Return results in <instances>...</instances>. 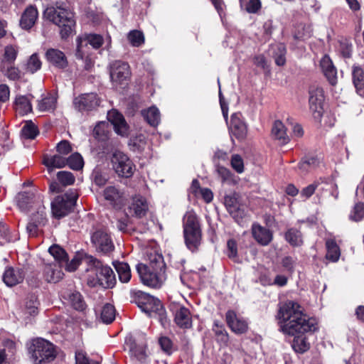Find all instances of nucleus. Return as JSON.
<instances>
[{
    "instance_id": "nucleus-62",
    "label": "nucleus",
    "mask_w": 364,
    "mask_h": 364,
    "mask_svg": "<svg viewBox=\"0 0 364 364\" xmlns=\"http://www.w3.org/2000/svg\"><path fill=\"white\" fill-rule=\"evenodd\" d=\"M320 190L328 192L335 199L338 198V186L334 183H321Z\"/></svg>"
},
{
    "instance_id": "nucleus-33",
    "label": "nucleus",
    "mask_w": 364,
    "mask_h": 364,
    "mask_svg": "<svg viewBox=\"0 0 364 364\" xmlns=\"http://www.w3.org/2000/svg\"><path fill=\"white\" fill-rule=\"evenodd\" d=\"M272 134L275 139L280 141L282 144H286L289 141L286 132L285 126L279 120L274 122L272 128Z\"/></svg>"
},
{
    "instance_id": "nucleus-59",
    "label": "nucleus",
    "mask_w": 364,
    "mask_h": 364,
    "mask_svg": "<svg viewBox=\"0 0 364 364\" xmlns=\"http://www.w3.org/2000/svg\"><path fill=\"white\" fill-rule=\"evenodd\" d=\"M231 166L238 173L244 171V163L242 157L238 154H234L231 159Z\"/></svg>"
},
{
    "instance_id": "nucleus-30",
    "label": "nucleus",
    "mask_w": 364,
    "mask_h": 364,
    "mask_svg": "<svg viewBox=\"0 0 364 364\" xmlns=\"http://www.w3.org/2000/svg\"><path fill=\"white\" fill-rule=\"evenodd\" d=\"M144 266L151 271L165 273L166 264L161 255L151 253L149 255L148 264H144Z\"/></svg>"
},
{
    "instance_id": "nucleus-58",
    "label": "nucleus",
    "mask_w": 364,
    "mask_h": 364,
    "mask_svg": "<svg viewBox=\"0 0 364 364\" xmlns=\"http://www.w3.org/2000/svg\"><path fill=\"white\" fill-rule=\"evenodd\" d=\"M159 343L161 350L168 355H171L173 353V342L167 336H161L159 339Z\"/></svg>"
},
{
    "instance_id": "nucleus-63",
    "label": "nucleus",
    "mask_w": 364,
    "mask_h": 364,
    "mask_svg": "<svg viewBox=\"0 0 364 364\" xmlns=\"http://www.w3.org/2000/svg\"><path fill=\"white\" fill-rule=\"evenodd\" d=\"M320 187H321V183L317 182L313 183L302 189L301 196L306 198H309L314 193L316 188H320Z\"/></svg>"
},
{
    "instance_id": "nucleus-60",
    "label": "nucleus",
    "mask_w": 364,
    "mask_h": 364,
    "mask_svg": "<svg viewBox=\"0 0 364 364\" xmlns=\"http://www.w3.org/2000/svg\"><path fill=\"white\" fill-rule=\"evenodd\" d=\"M56 149L60 155H68L73 151L71 144L67 140L60 141L56 146Z\"/></svg>"
},
{
    "instance_id": "nucleus-41",
    "label": "nucleus",
    "mask_w": 364,
    "mask_h": 364,
    "mask_svg": "<svg viewBox=\"0 0 364 364\" xmlns=\"http://www.w3.org/2000/svg\"><path fill=\"white\" fill-rule=\"evenodd\" d=\"M0 71L10 80H17L21 78V71L13 64L0 65Z\"/></svg>"
},
{
    "instance_id": "nucleus-48",
    "label": "nucleus",
    "mask_w": 364,
    "mask_h": 364,
    "mask_svg": "<svg viewBox=\"0 0 364 364\" xmlns=\"http://www.w3.org/2000/svg\"><path fill=\"white\" fill-rule=\"evenodd\" d=\"M18 48L14 46H7L4 50V60L0 65L14 64L18 54Z\"/></svg>"
},
{
    "instance_id": "nucleus-5",
    "label": "nucleus",
    "mask_w": 364,
    "mask_h": 364,
    "mask_svg": "<svg viewBox=\"0 0 364 364\" xmlns=\"http://www.w3.org/2000/svg\"><path fill=\"white\" fill-rule=\"evenodd\" d=\"M135 295V302L141 311L150 317L157 318L164 326L167 321L166 312L160 300L141 291H137Z\"/></svg>"
},
{
    "instance_id": "nucleus-17",
    "label": "nucleus",
    "mask_w": 364,
    "mask_h": 364,
    "mask_svg": "<svg viewBox=\"0 0 364 364\" xmlns=\"http://www.w3.org/2000/svg\"><path fill=\"white\" fill-rule=\"evenodd\" d=\"M229 130L230 134L239 140L245 138L247 128L241 113L236 112L231 115Z\"/></svg>"
},
{
    "instance_id": "nucleus-10",
    "label": "nucleus",
    "mask_w": 364,
    "mask_h": 364,
    "mask_svg": "<svg viewBox=\"0 0 364 364\" xmlns=\"http://www.w3.org/2000/svg\"><path fill=\"white\" fill-rule=\"evenodd\" d=\"M136 270L142 283L153 288H159L165 279V273L151 271L143 264H138Z\"/></svg>"
},
{
    "instance_id": "nucleus-49",
    "label": "nucleus",
    "mask_w": 364,
    "mask_h": 364,
    "mask_svg": "<svg viewBox=\"0 0 364 364\" xmlns=\"http://www.w3.org/2000/svg\"><path fill=\"white\" fill-rule=\"evenodd\" d=\"M21 134L26 139H33L38 135V130L31 121H27L21 129Z\"/></svg>"
},
{
    "instance_id": "nucleus-24",
    "label": "nucleus",
    "mask_w": 364,
    "mask_h": 364,
    "mask_svg": "<svg viewBox=\"0 0 364 364\" xmlns=\"http://www.w3.org/2000/svg\"><path fill=\"white\" fill-rule=\"evenodd\" d=\"M24 277L21 269L8 267L3 274V281L8 287H14L22 282Z\"/></svg>"
},
{
    "instance_id": "nucleus-12",
    "label": "nucleus",
    "mask_w": 364,
    "mask_h": 364,
    "mask_svg": "<svg viewBox=\"0 0 364 364\" xmlns=\"http://www.w3.org/2000/svg\"><path fill=\"white\" fill-rule=\"evenodd\" d=\"M111 80L116 85L127 81L131 75L129 65L122 60H114L109 65Z\"/></svg>"
},
{
    "instance_id": "nucleus-50",
    "label": "nucleus",
    "mask_w": 364,
    "mask_h": 364,
    "mask_svg": "<svg viewBox=\"0 0 364 364\" xmlns=\"http://www.w3.org/2000/svg\"><path fill=\"white\" fill-rule=\"evenodd\" d=\"M67 165L73 170H80L84 165L83 159L79 153H74L67 158Z\"/></svg>"
},
{
    "instance_id": "nucleus-4",
    "label": "nucleus",
    "mask_w": 364,
    "mask_h": 364,
    "mask_svg": "<svg viewBox=\"0 0 364 364\" xmlns=\"http://www.w3.org/2000/svg\"><path fill=\"white\" fill-rule=\"evenodd\" d=\"M185 244L188 250L195 252L198 250L202 240V232L198 218L193 211H188L183 218Z\"/></svg>"
},
{
    "instance_id": "nucleus-15",
    "label": "nucleus",
    "mask_w": 364,
    "mask_h": 364,
    "mask_svg": "<svg viewBox=\"0 0 364 364\" xmlns=\"http://www.w3.org/2000/svg\"><path fill=\"white\" fill-rule=\"evenodd\" d=\"M103 196L105 199L116 209L122 208L127 203V194L115 186L106 187L103 191Z\"/></svg>"
},
{
    "instance_id": "nucleus-54",
    "label": "nucleus",
    "mask_w": 364,
    "mask_h": 364,
    "mask_svg": "<svg viewBox=\"0 0 364 364\" xmlns=\"http://www.w3.org/2000/svg\"><path fill=\"white\" fill-rule=\"evenodd\" d=\"M57 178L59 182L64 186L74 183L75 177L72 173L65 171L58 172Z\"/></svg>"
},
{
    "instance_id": "nucleus-46",
    "label": "nucleus",
    "mask_w": 364,
    "mask_h": 364,
    "mask_svg": "<svg viewBox=\"0 0 364 364\" xmlns=\"http://www.w3.org/2000/svg\"><path fill=\"white\" fill-rule=\"evenodd\" d=\"M101 320L105 323H111L115 318V309L110 304H106L101 311Z\"/></svg>"
},
{
    "instance_id": "nucleus-52",
    "label": "nucleus",
    "mask_w": 364,
    "mask_h": 364,
    "mask_svg": "<svg viewBox=\"0 0 364 364\" xmlns=\"http://www.w3.org/2000/svg\"><path fill=\"white\" fill-rule=\"evenodd\" d=\"M41 61L36 53L31 55L26 64V71L33 74L41 68Z\"/></svg>"
},
{
    "instance_id": "nucleus-35",
    "label": "nucleus",
    "mask_w": 364,
    "mask_h": 364,
    "mask_svg": "<svg viewBox=\"0 0 364 364\" xmlns=\"http://www.w3.org/2000/svg\"><path fill=\"white\" fill-rule=\"evenodd\" d=\"M16 110L21 115H25L32 111L31 99L27 96L20 95L16 98Z\"/></svg>"
},
{
    "instance_id": "nucleus-27",
    "label": "nucleus",
    "mask_w": 364,
    "mask_h": 364,
    "mask_svg": "<svg viewBox=\"0 0 364 364\" xmlns=\"http://www.w3.org/2000/svg\"><path fill=\"white\" fill-rule=\"evenodd\" d=\"M62 266L57 264H48L45 265L43 269V277L47 282L56 283L58 282L63 276V272L60 270Z\"/></svg>"
},
{
    "instance_id": "nucleus-2",
    "label": "nucleus",
    "mask_w": 364,
    "mask_h": 364,
    "mask_svg": "<svg viewBox=\"0 0 364 364\" xmlns=\"http://www.w3.org/2000/svg\"><path fill=\"white\" fill-rule=\"evenodd\" d=\"M82 262L87 264V271L93 273L89 274L87 284L95 287L101 286L105 289L114 287L116 277L112 269L108 265H104L101 261L91 255H85Z\"/></svg>"
},
{
    "instance_id": "nucleus-23",
    "label": "nucleus",
    "mask_w": 364,
    "mask_h": 364,
    "mask_svg": "<svg viewBox=\"0 0 364 364\" xmlns=\"http://www.w3.org/2000/svg\"><path fill=\"white\" fill-rule=\"evenodd\" d=\"M107 118L113 124L115 132L122 136H124L127 133V125L126 121L122 114L117 110H112L108 112Z\"/></svg>"
},
{
    "instance_id": "nucleus-19",
    "label": "nucleus",
    "mask_w": 364,
    "mask_h": 364,
    "mask_svg": "<svg viewBox=\"0 0 364 364\" xmlns=\"http://www.w3.org/2000/svg\"><path fill=\"white\" fill-rule=\"evenodd\" d=\"M225 205L232 215V217L237 222L245 216L244 209L239 205L238 195L236 193H232L227 195L224 198Z\"/></svg>"
},
{
    "instance_id": "nucleus-21",
    "label": "nucleus",
    "mask_w": 364,
    "mask_h": 364,
    "mask_svg": "<svg viewBox=\"0 0 364 364\" xmlns=\"http://www.w3.org/2000/svg\"><path fill=\"white\" fill-rule=\"evenodd\" d=\"M47 60L53 66L59 68H65L68 62L63 52L55 48H50L46 53Z\"/></svg>"
},
{
    "instance_id": "nucleus-11",
    "label": "nucleus",
    "mask_w": 364,
    "mask_h": 364,
    "mask_svg": "<svg viewBox=\"0 0 364 364\" xmlns=\"http://www.w3.org/2000/svg\"><path fill=\"white\" fill-rule=\"evenodd\" d=\"M104 43L102 36L96 33L85 34L77 38V49L75 56L79 60L84 57V49L90 44L93 48L98 49Z\"/></svg>"
},
{
    "instance_id": "nucleus-9",
    "label": "nucleus",
    "mask_w": 364,
    "mask_h": 364,
    "mask_svg": "<svg viewBox=\"0 0 364 364\" xmlns=\"http://www.w3.org/2000/svg\"><path fill=\"white\" fill-rule=\"evenodd\" d=\"M91 242L97 252L104 255H107L114 250L109 234L103 229L96 230L91 234Z\"/></svg>"
},
{
    "instance_id": "nucleus-32",
    "label": "nucleus",
    "mask_w": 364,
    "mask_h": 364,
    "mask_svg": "<svg viewBox=\"0 0 364 364\" xmlns=\"http://www.w3.org/2000/svg\"><path fill=\"white\" fill-rule=\"evenodd\" d=\"M353 82L357 92L362 97H364V72L360 67H353Z\"/></svg>"
},
{
    "instance_id": "nucleus-61",
    "label": "nucleus",
    "mask_w": 364,
    "mask_h": 364,
    "mask_svg": "<svg viewBox=\"0 0 364 364\" xmlns=\"http://www.w3.org/2000/svg\"><path fill=\"white\" fill-rule=\"evenodd\" d=\"M81 262L80 259L75 256L74 257L70 262H68V258L63 262V265L62 267H65V270L68 272H74L77 269V267L80 265Z\"/></svg>"
},
{
    "instance_id": "nucleus-47",
    "label": "nucleus",
    "mask_w": 364,
    "mask_h": 364,
    "mask_svg": "<svg viewBox=\"0 0 364 364\" xmlns=\"http://www.w3.org/2000/svg\"><path fill=\"white\" fill-rule=\"evenodd\" d=\"M56 99L51 95H48L41 100L38 101V109L41 112L53 111L55 107Z\"/></svg>"
},
{
    "instance_id": "nucleus-43",
    "label": "nucleus",
    "mask_w": 364,
    "mask_h": 364,
    "mask_svg": "<svg viewBox=\"0 0 364 364\" xmlns=\"http://www.w3.org/2000/svg\"><path fill=\"white\" fill-rule=\"evenodd\" d=\"M287 49L283 43H278L274 46L273 56L275 63L279 66H282L286 63Z\"/></svg>"
},
{
    "instance_id": "nucleus-53",
    "label": "nucleus",
    "mask_w": 364,
    "mask_h": 364,
    "mask_svg": "<svg viewBox=\"0 0 364 364\" xmlns=\"http://www.w3.org/2000/svg\"><path fill=\"white\" fill-rule=\"evenodd\" d=\"M127 38L131 45L134 47H139L144 43L143 33L137 30L131 31L128 33Z\"/></svg>"
},
{
    "instance_id": "nucleus-40",
    "label": "nucleus",
    "mask_w": 364,
    "mask_h": 364,
    "mask_svg": "<svg viewBox=\"0 0 364 364\" xmlns=\"http://www.w3.org/2000/svg\"><path fill=\"white\" fill-rule=\"evenodd\" d=\"M49 253L54 257L58 265L63 266V262L68 259V254L58 245H53L48 249Z\"/></svg>"
},
{
    "instance_id": "nucleus-7",
    "label": "nucleus",
    "mask_w": 364,
    "mask_h": 364,
    "mask_svg": "<svg viewBox=\"0 0 364 364\" xmlns=\"http://www.w3.org/2000/svg\"><path fill=\"white\" fill-rule=\"evenodd\" d=\"M77 198V194L73 191L57 196L51 203L53 217L60 219L68 215L73 210Z\"/></svg>"
},
{
    "instance_id": "nucleus-39",
    "label": "nucleus",
    "mask_w": 364,
    "mask_h": 364,
    "mask_svg": "<svg viewBox=\"0 0 364 364\" xmlns=\"http://www.w3.org/2000/svg\"><path fill=\"white\" fill-rule=\"evenodd\" d=\"M115 269L118 274L119 279L122 283H127L132 277L129 264L125 262H117L114 264Z\"/></svg>"
},
{
    "instance_id": "nucleus-34",
    "label": "nucleus",
    "mask_w": 364,
    "mask_h": 364,
    "mask_svg": "<svg viewBox=\"0 0 364 364\" xmlns=\"http://www.w3.org/2000/svg\"><path fill=\"white\" fill-rule=\"evenodd\" d=\"M286 241L293 247H299L303 244V236L300 230L291 228L284 234Z\"/></svg>"
},
{
    "instance_id": "nucleus-1",
    "label": "nucleus",
    "mask_w": 364,
    "mask_h": 364,
    "mask_svg": "<svg viewBox=\"0 0 364 364\" xmlns=\"http://www.w3.org/2000/svg\"><path fill=\"white\" fill-rule=\"evenodd\" d=\"M280 330L285 334L296 336L314 332L315 319L303 313L302 307L296 301H288L279 309Z\"/></svg>"
},
{
    "instance_id": "nucleus-26",
    "label": "nucleus",
    "mask_w": 364,
    "mask_h": 364,
    "mask_svg": "<svg viewBox=\"0 0 364 364\" xmlns=\"http://www.w3.org/2000/svg\"><path fill=\"white\" fill-rule=\"evenodd\" d=\"M38 12L35 6H28L21 15L20 26L22 28L28 30L33 27L38 18Z\"/></svg>"
},
{
    "instance_id": "nucleus-3",
    "label": "nucleus",
    "mask_w": 364,
    "mask_h": 364,
    "mask_svg": "<svg viewBox=\"0 0 364 364\" xmlns=\"http://www.w3.org/2000/svg\"><path fill=\"white\" fill-rule=\"evenodd\" d=\"M43 15L47 20L60 28L62 38H67L73 33L75 21L73 14L70 11L59 6H49L44 11Z\"/></svg>"
},
{
    "instance_id": "nucleus-16",
    "label": "nucleus",
    "mask_w": 364,
    "mask_h": 364,
    "mask_svg": "<svg viewBox=\"0 0 364 364\" xmlns=\"http://www.w3.org/2000/svg\"><path fill=\"white\" fill-rule=\"evenodd\" d=\"M225 321L228 327L236 334H243L248 331V322L238 316L233 310H228L225 314Z\"/></svg>"
},
{
    "instance_id": "nucleus-25",
    "label": "nucleus",
    "mask_w": 364,
    "mask_h": 364,
    "mask_svg": "<svg viewBox=\"0 0 364 364\" xmlns=\"http://www.w3.org/2000/svg\"><path fill=\"white\" fill-rule=\"evenodd\" d=\"M320 66L330 84L332 85H336L337 82V70L328 55H325L321 58Z\"/></svg>"
},
{
    "instance_id": "nucleus-20",
    "label": "nucleus",
    "mask_w": 364,
    "mask_h": 364,
    "mask_svg": "<svg viewBox=\"0 0 364 364\" xmlns=\"http://www.w3.org/2000/svg\"><path fill=\"white\" fill-rule=\"evenodd\" d=\"M252 234L254 239L262 246L268 245L273 239L272 231L257 223L252 225Z\"/></svg>"
},
{
    "instance_id": "nucleus-18",
    "label": "nucleus",
    "mask_w": 364,
    "mask_h": 364,
    "mask_svg": "<svg viewBox=\"0 0 364 364\" xmlns=\"http://www.w3.org/2000/svg\"><path fill=\"white\" fill-rule=\"evenodd\" d=\"M127 210L132 216L141 218L146 215L149 210V204L144 197L136 195L132 197Z\"/></svg>"
},
{
    "instance_id": "nucleus-36",
    "label": "nucleus",
    "mask_w": 364,
    "mask_h": 364,
    "mask_svg": "<svg viewBox=\"0 0 364 364\" xmlns=\"http://www.w3.org/2000/svg\"><path fill=\"white\" fill-rule=\"evenodd\" d=\"M127 345L129 348L131 355L135 357L138 360L143 361L146 358V346H137L134 341L129 338L126 341Z\"/></svg>"
},
{
    "instance_id": "nucleus-14",
    "label": "nucleus",
    "mask_w": 364,
    "mask_h": 364,
    "mask_svg": "<svg viewBox=\"0 0 364 364\" xmlns=\"http://www.w3.org/2000/svg\"><path fill=\"white\" fill-rule=\"evenodd\" d=\"M323 90L321 87H311L309 90V108L314 118L320 121L323 114Z\"/></svg>"
},
{
    "instance_id": "nucleus-22",
    "label": "nucleus",
    "mask_w": 364,
    "mask_h": 364,
    "mask_svg": "<svg viewBox=\"0 0 364 364\" xmlns=\"http://www.w3.org/2000/svg\"><path fill=\"white\" fill-rule=\"evenodd\" d=\"M174 322L183 329H188L192 327V318L188 309L185 306H179L174 312Z\"/></svg>"
},
{
    "instance_id": "nucleus-37",
    "label": "nucleus",
    "mask_w": 364,
    "mask_h": 364,
    "mask_svg": "<svg viewBox=\"0 0 364 364\" xmlns=\"http://www.w3.org/2000/svg\"><path fill=\"white\" fill-rule=\"evenodd\" d=\"M326 247L327 250L326 257L332 262H336L340 257L339 247L333 239H328L326 241Z\"/></svg>"
},
{
    "instance_id": "nucleus-42",
    "label": "nucleus",
    "mask_w": 364,
    "mask_h": 364,
    "mask_svg": "<svg viewBox=\"0 0 364 364\" xmlns=\"http://www.w3.org/2000/svg\"><path fill=\"white\" fill-rule=\"evenodd\" d=\"M213 331L216 336L217 341L221 345H227L229 340V335L223 325L220 324L218 321L214 322Z\"/></svg>"
},
{
    "instance_id": "nucleus-6",
    "label": "nucleus",
    "mask_w": 364,
    "mask_h": 364,
    "mask_svg": "<svg viewBox=\"0 0 364 364\" xmlns=\"http://www.w3.org/2000/svg\"><path fill=\"white\" fill-rule=\"evenodd\" d=\"M28 352L35 364L50 363L56 357L53 344L43 338L33 340Z\"/></svg>"
},
{
    "instance_id": "nucleus-57",
    "label": "nucleus",
    "mask_w": 364,
    "mask_h": 364,
    "mask_svg": "<svg viewBox=\"0 0 364 364\" xmlns=\"http://www.w3.org/2000/svg\"><path fill=\"white\" fill-rule=\"evenodd\" d=\"M319 164V159L316 156H311L303 159L299 164V168L303 171H307L309 167H316Z\"/></svg>"
},
{
    "instance_id": "nucleus-38",
    "label": "nucleus",
    "mask_w": 364,
    "mask_h": 364,
    "mask_svg": "<svg viewBox=\"0 0 364 364\" xmlns=\"http://www.w3.org/2000/svg\"><path fill=\"white\" fill-rule=\"evenodd\" d=\"M291 346L295 352L298 353H304L310 348V343L307 341L306 337L304 335L294 336Z\"/></svg>"
},
{
    "instance_id": "nucleus-55",
    "label": "nucleus",
    "mask_w": 364,
    "mask_h": 364,
    "mask_svg": "<svg viewBox=\"0 0 364 364\" xmlns=\"http://www.w3.org/2000/svg\"><path fill=\"white\" fill-rule=\"evenodd\" d=\"M30 220L38 225L39 226H43L47 222L46 214L45 212V208H40L36 213L32 214Z\"/></svg>"
},
{
    "instance_id": "nucleus-13",
    "label": "nucleus",
    "mask_w": 364,
    "mask_h": 364,
    "mask_svg": "<svg viewBox=\"0 0 364 364\" xmlns=\"http://www.w3.org/2000/svg\"><path fill=\"white\" fill-rule=\"evenodd\" d=\"M100 103L96 93H85L76 97L73 100L75 108L81 112H89L95 110Z\"/></svg>"
},
{
    "instance_id": "nucleus-28",
    "label": "nucleus",
    "mask_w": 364,
    "mask_h": 364,
    "mask_svg": "<svg viewBox=\"0 0 364 364\" xmlns=\"http://www.w3.org/2000/svg\"><path fill=\"white\" fill-rule=\"evenodd\" d=\"M43 164L47 167L49 173L52 172L53 168H61L67 165V158L60 154L53 156H45Z\"/></svg>"
},
{
    "instance_id": "nucleus-45",
    "label": "nucleus",
    "mask_w": 364,
    "mask_h": 364,
    "mask_svg": "<svg viewBox=\"0 0 364 364\" xmlns=\"http://www.w3.org/2000/svg\"><path fill=\"white\" fill-rule=\"evenodd\" d=\"M69 301L77 311H82L86 308V304L80 293L75 291L69 294Z\"/></svg>"
},
{
    "instance_id": "nucleus-8",
    "label": "nucleus",
    "mask_w": 364,
    "mask_h": 364,
    "mask_svg": "<svg viewBox=\"0 0 364 364\" xmlns=\"http://www.w3.org/2000/svg\"><path fill=\"white\" fill-rule=\"evenodd\" d=\"M110 160L112 168L118 176L122 178L132 176L135 171V165L127 154L116 150L112 154Z\"/></svg>"
},
{
    "instance_id": "nucleus-56",
    "label": "nucleus",
    "mask_w": 364,
    "mask_h": 364,
    "mask_svg": "<svg viewBox=\"0 0 364 364\" xmlns=\"http://www.w3.org/2000/svg\"><path fill=\"white\" fill-rule=\"evenodd\" d=\"M350 218L355 222L364 218V203H358L355 205L350 215Z\"/></svg>"
},
{
    "instance_id": "nucleus-29",
    "label": "nucleus",
    "mask_w": 364,
    "mask_h": 364,
    "mask_svg": "<svg viewBox=\"0 0 364 364\" xmlns=\"http://www.w3.org/2000/svg\"><path fill=\"white\" fill-rule=\"evenodd\" d=\"M16 200L17 205L21 210L28 211L34 203L35 195L31 191L21 192L16 196Z\"/></svg>"
},
{
    "instance_id": "nucleus-44",
    "label": "nucleus",
    "mask_w": 364,
    "mask_h": 364,
    "mask_svg": "<svg viewBox=\"0 0 364 364\" xmlns=\"http://www.w3.org/2000/svg\"><path fill=\"white\" fill-rule=\"evenodd\" d=\"M108 124L105 122H98L93 129V136L99 141H105L108 138Z\"/></svg>"
},
{
    "instance_id": "nucleus-31",
    "label": "nucleus",
    "mask_w": 364,
    "mask_h": 364,
    "mask_svg": "<svg viewBox=\"0 0 364 364\" xmlns=\"http://www.w3.org/2000/svg\"><path fill=\"white\" fill-rule=\"evenodd\" d=\"M141 115L147 123L151 127H156L161 121V114L156 107L152 106L141 111Z\"/></svg>"
},
{
    "instance_id": "nucleus-51",
    "label": "nucleus",
    "mask_w": 364,
    "mask_h": 364,
    "mask_svg": "<svg viewBox=\"0 0 364 364\" xmlns=\"http://www.w3.org/2000/svg\"><path fill=\"white\" fill-rule=\"evenodd\" d=\"M216 171L218 176L221 178L223 183L228 184L235 183V181L233 178V174L228 168L222 166H217Z\"/></svg>"
},
{
    "instance_id": "nucleus-64",
    "label": "nucleus",
    "mask_w": 364,
    "mask_h": 364,
    "mask_svg": "<svg viewBox=\"0 0 364 364\" xmlns=\"http://www.w3.org/2000/svg\"><path fill=\"white\" fill-rule=\"evenodd\" d=\"M75 363L76 364H100L99 362L90 360L86 357L84 353L77 352L75 353Z\"/></svg>"
}]
</instances>
